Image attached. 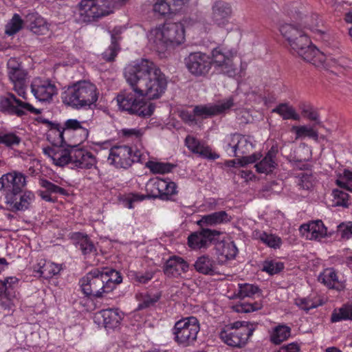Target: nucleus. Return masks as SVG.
<instances>
[{"instance_id": "1", "label": "nucleus", "mask_w": 352, "mask_h": 352, "mask_svg": "<svg viewBox=\"0 0 352 352\" xmlns=\"http://www.w3.org/2000/svg\"><path fill=\"white\" fill-rule=\"evenodd\" d=\"M124 77L132 91L118 96L119 108L141 117L151 116L155 106L148 100L158 99L165 93L168 85L165 74L153 62L142 59L127 65Z\"/></svg>"}, {"instance_id": "2", "label": "nucleus", "mask_w": 352, "mask_h": 352, "mask_svg": "<svg viewBox=\"0 0 352 352\" xmlns=\"http://www.w3.org/2000/svg\"><path fill=\"white\" fill-rule=\"evenodd\" d=\"M291 22L280 25L279 31L290 49L307 62L321 69L331 65L326 56L312 45L307 30L312 32L316 38H322L324 32L319 28L320 20L318 14H303L295 11L290 14Z\"/></svg>"}, {"instance_id": "3", "label": "nucleus", "mask_w": 352, "mask_h": 352, "mask_svg": "<svg viewBox=\"0 0 352 352\" xmlns=\"http://www.w3.org/2000/svg\"><path fill=\"white\" fill-rule=\"evenodd\" d=\"M147 39L152 49L162 53L183 44L186 36L182 24L165 23L152 28L147 33Z\"/></svg>"}, {"instance_id": "4", "label": "nucleus", "mask_w": 352, "mask_h": 352, "mask_svg": "<svg viewBox=\"0 0 352 352\" xmlns=\"http://www.w3.org/2000/svg\"><path fill=\"white\" fill-rule=\"evenodd\" d=\"M96 86L87 80H81L69 86L62 94L63 102L74 109L90 107L98 98Z\"/></svg>"}, {"instance_id": "5", "label": "nucleus", "mask_w": 352, "mask_h": 352, "mask_svg": "<svg viewBox=\"0 0 352 352\" xmlns=\"http://www.w3.org/2000/svg\"><path fill=\"white\" fill-rule=\"evenodd\" d=\"M236 51L232 48L218 47L211 52V65L219 72L230 76H235L239 73L235 60Z\"/></svg>"}, {"instance_id": "6", "label": "nucleus", "mask_w": 352, "mask_h": 352, "mask_svg": "<svg viewBox=\"0 0 352 352\" xmlns=\"http://www.w3.org/2000/svg\"><path fill=\"white\" fill-rule=\"evenodd\" d=\"M199 330L198 320L195 317L190 316L176 322L173 328V333L178 344L188 346L196 341Z\"/></svg>"}, {"instance_id": "7", "label": "nucleus", "mask_w": 352, "mask_h": 352, "mask_svg": "<svg viewBox=\"0 0 352 352\" xmlns=\"http://www.w3.org/2000/svg\"><path fill=\"white\" fill-rule=\"evenodd\" d=\"M253 332V327L248 322L237 321L221 332V340L228 345L241 347L244 345Z\"/></svg>"}, {"instance_id": "8", "label": "nucleus", "mask_w": 352, "mask_h": 352, "mask_svg": "<svg viewBox=\"0 0 352 352\" xmlns=\"http://www.w3.org/2000/svg\"><path fill=\"white\" fill-rule=\"evenodd\" d=\"M80 285L83 294L87 296L100 298L107 293L99 269L93 270L84 276L80 280Z\"/></svg>"}, {"instance_id": "9", "label": "nucleus", "mask_w": 352, "mask_h": 352, "mask_svg": "<svg viewBox=\"0 0 352 352\" xmlns=\"http://www.w3.org/2000/svg\"><path fill=\"white\" fill-rule=\"evenodd\" d=\"M0 109L7 113L22 116L28 113L39 114L40 111L28 102L17 99L14 94L0 96Z\"/></svg>"}, {"instance_id": "10", "label": "nucleus", "mask_w": 352, "mask_h": 352, "mask_svg": "<svg viewBox=\"0 0 352 352\" xmlns=\"http://www.w3.org/2000/svg\"><path fill=\"white\" fill-rule=\"evenodd\" d=\"M30 88L34 98L43 102H50L58 94V88L55 82L47 78H34L32 80Z\"/></svg>"}, {"instance_id": "11", "label": "nucleus", "mask_w": 352, "mask_h": 352, "mask_svg": "<svg viewBox=\"0 0 352 352\" xmlns=\"http://www.w3.org/2000/svg\"><path fill=\"white\" fill-rule=\"evenodd\" d=\"M233 14L230 3L223 1H217L211 7V20L218 28L230 31V19Z\"/></svg>"}, {"instance_id": "12", "label": "nucleus", "mask_w": 352, "mask_h": 352, "mask_svg": "<svg viewBox=\"0 0 352 352\" xmlns=\"http://www.w3.org/2000/svg\"><path fill=\"white\" fill-rule=\"evenodd\" d=\"M0 190L7 196L16 195L26 185L25 175L17 171H12L2 175L0 178Z\"/></svg>"}, {"instance_id": "13", "label": "nucleus", "mask_w": 352, "mask_h": 352, "mask_svg": "<svg viewBox=\"0 0 352 352\" xmlns=\"http://www.w3.org/2000/svg\"><path fill=\"white\" fill-rule=\"evenodd\" d=\"M185 64L192 74L197 76H204L211 68L210 56L200 52L190 53L185 58Z\"/></svg>"}, {"instance_id": "14", "label": "nucleus", "mask_w": 352, "mask_h": 352, "mask_svg": "<svg viewBox=\"0 0 352 352\" xmlns=\"http://www.w3.org/2000/svg\"><path fill=\"white\" fill-rule=\"evenodd\" d=\"M146 189L148 197L168 198L177 193V186L173 182L159 178L149 180Z\"/></svg>"}, {"instance_id": "15", "label": "nucleus", "mask_w": 352, "mask_h": 352, "mask_svg": "<svg viewBox=\"0 0 352 352\" xmlns=\"http://www.w3.org/2000/svg\"><path fill=\"white\" fill-rule=\"evenodd\" d=\"M227 146L226 150L230 155L239 157L251 151L254 145L252 139L245 135L234 134L226 139Z\"/></svg>"}, {"instance_id": "16", "label": "nucleus", "mask_w": 352, "mask_h": 352, "mask_svg": "<svg viewBox=\"0 0 352 352\" xmlns=\"http://www.w3.org/2000/svg\"><path fill=\"white\" fill-rule=\"evenodd\" d=\"M87 121H78L76 119H68L63 128L67 131V135L70 138L73 146L83 142L89 135V131L85 126Z\"/></svg>"}, {"instance_id": "17", "label": "nucleus", "mask_w": 352, "mask_h": 352, "mask_svg": "<svg viewBox=\"0 0 352 352\" xmlns=\"http://www.w3.org/2000/svg\"><path fill=\"white\" fill-rule=\"evenodd\" d=\"M234 105L232 98L219 101L217 104L197 105L194 108V112L197 120L206 119L211 116L225 113Z\"/></svg>"}, {"instance_id": "18", "label": "nucleus", "mask_w": 352, "mask_h": 352, "mask_svg": "<svg viewBox=\"0 0 352 352\" xmlns=\"http://www.w3.org/2000/svg\"><path fill=\"white\" fill-rule=\"evenodd\" d=\"M135 155L133 154L132 149L127 146H118L113 147L110 151L108 161L116 168H126L135 160Z\"/></svg>"}, {"instance_id": "19", "label": "nucleus", "mask_w": 352, "mask_h": 352, "mask_svg": "<svg viewBox=\"0 0 352 352\" xmlns=\"http://www.w3.org/2000/svg\"><path fill=\"white\" fill-rule=\"evenodd\" d=\"M220 232L215 230L204 229L192 233L188 237V245L193 250L205 248L219 238Z\"/></svg>"}, {"instance_id": "20", "label": "nucleus", "mask_w": 352, "mask_h": 352, "mask_svg": "<svg viewBox=\"0 0 352 352\" xmlns=\"http://www.w3.org/2000/svg\"><path fill=\"white\" fill-rule=\"evenodd\" d=\"M123 319V313L119 309H108L96 313L94 321L106 329H114L120 325Z\"/></svg>"}, {"instance_id": "21", "label": "nucleus", "mask_w": 352, "mask_h": 352, "mask_svg": "<svg viewBox=\"0 0 352 352\" xmlns=\"http://www.w3.org/2000/svg\"><path fill=\"white\" fill-rule=\"evenodd\" d=\"M95 156L82 149L72 151L71 167L72 168L91 169L96 166Z\"/></svg>"}, {"instance_id": "22", "label": "nucleus", "mask_w": 352, "mask_h": 352, "mask_svg": "<svg viewBox=\"0 0 352 352\" xmlns=\"http://www.w3.org/2000/svg\"><path fill=\"white\" fill-rule=\"evenodd\" d=\"M185 145L192 153L203 158L216 160L219 157V155L213 152L210 146L192 135H188L186 138Z\"/></svg>"}, {"instance_id": "23", "label": "nucleus", "mask_w": 352, "mask_h": 352, "mask_svg": "<svg viewBox=\"0 0 352 352\" xmlns=\"http://www.w3.org/2000/svg\"><path fill=\"white\" fill-rule=\"evenodd\" d=\"M43 153L57 166L71 164L72 151L62 146L44 148Z\"/></svg>"}, {"instance_id": "24", "label": "nucleus", "mask_w": 352, "mask_h": 352, "mask_svg": "<svg viewBox=\"0 0 352 352\" xmlns=\"http://www.w3.org/2000/svg\"><path fill=\"white\" fill-rule=\"evenodd\" d=\"M300 232L307 239L320 240L327 236V228L320 220L313 221L300 227Z\"/></svg>"}, {"instance_id": "25", "label": "nucleus", "mask_w": 352, "mask_h": 352, "mask_svg": "<svg viewBox=\"0 0 352 352\" xmlns=\"http://www.w3.org/2000/svg\"><path fill=\"white\" fill-rule=\"evenodd\" d=\"M216 250L217 262L221 265L234 259L238 252L235 244L230 240L218 242L216 244Z\"/></svg>"}, {"instance_id": "26", "label": "nucleus", "mask_w": 352, "mask_h": 352, "mask_svg": "<svg viewBox=\"0 0 352 352\" xmlns=\"http://www.w3.org/2000/svg\"><path fill=\"white\" fill-rule=\"evenodd\" d=\"M34 199L32 192L26 191L19 197L16 195L7 196L6 201L13 210H23L28 208Z\"/></svg>"}, {"instance_id": "27", "label": "nucleus", "mask_w": 352, "mask_h": 352, "mask_svg": "<svg viewBox=\"0 0 352 352\" xmlns=\"http://www.w3.org/2000/svg\"><path fill=\"white\" fill-rule=\"evenodd\" d=\"M188 269V265L182 258L173 256L166 261L164 270L168 276L177 277Z\"/></svg>"}, {"instance_id": "28", "label": "nucleus", "mask_w": 352, "mask_h": 352, "mask_svg": "<svg viewBox=\"0 0 352 352\" xmlns=\"http://www.w3.org/2000/svg\"><path fill=\"white\" fill-rule=\"evenodd\" d=\"M47 139L53 144L52 146H62L67 144L69 146L72 145L70 138L67 135V131L63 126L56 125L52 126L47 132Z\"/></svg>"}, {"instance_id": "29", "label": "nucleus", "mask_w": 352, "mask_h": 352, "mask_svg": "<svg viewBox=\"0 0 352 352\" xmlns=\"http://www.w3.org/2000/svg\"><path fill=\"white\" fill-rule=\"evenodd\" d=\"M276 151L272 148L266 155L258 162L255 164L254 167L258 173L270 174L275 170L277 166L276 160Z\"/></svg>"}, {"instance_id": "30", "label": "nucleus", "mask_w": 352, "mask_h": 352, "mask_svg": "<svg viewBox=\"0 0 352 352\" xmlns=\"http://www.w3.org/2000/svg\"><path fill=\"white\" fill-rule=\"evenodd\" d=\"M230 216L225 211L215 212L207 215H204L197 221V223L201 228L214 226L218 224L226 223L230 221Z\"/></svg>"}, {"instance_id": "31", "label": "nucleus", "mask_w": 352, "mask_h": 352, "mask_svg": "<svg viewBox=\"0 0 352 352\" xmlns=\"http://www.w3.org/2000/svg\"><path fill=\"white\" fill-rule=\"evenodd\" d=\"M11 82L13 84V89L16 94L23 98H26V83L27 72L22 68L8 74Z\"/></svg>"}, {"instance_id": "32", "label": "nucleus", "mask_w": 352, "mask_h": 352, "mask_svg": "<svg viewBox=\"0 0 352 352\" xmlns=\"http://www.w3.org/2000/svg\"><path fill=\"white\" fill-rule=\"evenodd\" d=\"M61 270V265L43 259L41 260L34 267V271L40 273L41 276L45 278H51L58 275Z\"/></svg>"}, {"instance_id": "33", "label": "nucleus", "mask_w": 352, "mask_h": 352, "mask_svg": "<svg viewBox=\"0 0 352 352\" xmlns=\"http://www.w3.org/2000/svg\"><path fill=\"white\" fill-rule=\"evenodd\" d=\"M194 267L198 272L203 274L213 275L218 272L215 261L206 255L198 257Z\"/></svg>"}, {"instance_id": "34", "label": "nucleus", "mask_w": 352, "mask_h": 352, "mask_svg": "<svg viewBox=\"0 0 352 352\" xmlns=\"http://www.w3.org/2000/svg\"><path fill=\"white\" fill-rule=\"evenodd\" d=\"M100 271L106 287V292H110L117 285L122 283V278L119 272L107 268H104Z\"/></svg>"}, {"instance_id": "35", "label": "nucleus", "mask_w": 352, "mask_h": 352, "mask_svg": "<svg viewBox=\"0 0 352 352\" xmlns=\"http://www.w3.org/2000/svg\"><path fill=\"white\" fill-rule=\"evenodd\" d=\"M26 21L32 31L36 34H45L49 31L48 25L45 20L37 13L27 15Z\"/></svg>"}, {"instance_id": "36", "label": "nucleus", "mask_w": 352, "mask_h": 352, "mask_svg": "<svg viewBox=\"0 0 352 352\" xmlns=\"http://www.w3.org/2000/svg\"><path fill=\"white\" fill-rule=\"evenodd\" d=\"M178 23L182 25L184 32L186 29H192L199 32H207L210 30L209 25H206L203 21L198 20L197 17L185 18Z\"/></svg>"}, {"instance_id": "37", "label": "nucleus", "mask_w": 352, "mask_h": 352, "mask_svg": "<svg viewBox=\"0 0 352 352\" xmlns=\"http://www.w3.org/2000/svg\"><path fill=\"white\" fill-rule=\"evenodd\" d=\"M291 335V329L288 326L281 324L274 328L270 333V340L276 344H279L286 340Z\"/></svg>"}, {"instance_id": "38", "label": "nucleus", "mask_w": 352, "mask_h": 352, "mask_svg": "<svg viewBox=\"0 0 352 352\" xmlns=\"http://www.w3.org/2000/svg\"><path fill=\"white\" fill-rule=\"evenodd\" d=\"M272 112L278 113L284 120H300V116L290 105L283 103L272 109Z\"/></svg>"}, {"instance_id": "39", "label": "nucleus", "mask_w": 352, "mask_h": 352, "mask_svg": "<svg viewBox=\"0 0 352 352\" xmlns=\"http://www.w3.org/2000/svg\"><path fill=\"white\" fill-rule=\"evenodd\" d=\"M238 291L233 295L229 296L230 298H251L255 294L259 292L257 286L249 283H241L238 285Z\"/></svg>"}, {"instance_id": "40", "label": "nucleus", "mask_w": 352, "mask_h": 352, "mask_svg": "<svg viewBox=\"0 0 352 352\" xmlns=\"http://www.w3.org/2000/svg\"><path fill=\"white\" fill-rule=\"evenodd\" d=\"M318 280L329 288H338V282L336 274L332 268L324 270L318 277Z\"/></svg>"}, {"instance_id": "41", "label": "nucleus", "mask_w": 352, "mask_h": 352, "mask_svg": "<svg viewBox=\"0 0 352 352\" xmlns=\"http://www.w3.org/2000/svg\"><path fill=\"white\" fill-rule=\"evenodd\" d=\"M347 320H352V304L344 305L333 310L331 318L332 322Z\"/></svg>"}, {"instance_id": "42", "label": "nucleus", "mask_w": 352, "mask_h": 352, "mask_svg": "<svg viewBox=\"0 0 352 352\" xmlns=\"http://www.w3.org/2000/svg\"><path fill=\"white\" fill-rule=\"evenodd\" d=\"M292 131L296 133V139L307 137L317 140L318 138V132L313 126L307 125L293 126Z\"/></svg>"}, {"instance_id": "43", "label": "nucleus", "mask_w": 352, "mask_h": 352, "mask_svg": "<svg viewBox=\"0 0 352 352\" xmlns=\"http://www.w3.org/2000/svg\"><path fill=\"white\" fill-rule=\"evenodd\" d=\"M16 302L17 298L14 292L5 290L4 293L0 295V307L4 310H13Z\"/></svg>"}, {"instance_id": "44", "label": "nucleus", "mask_w": 352, "mask_h": 352, "mask_svg": "<svg viewBox=\"0 0 352 352\" xmlns=\"http://www.w3.org/2000/svg\"><path fill=\"white\" fill-rule=\"evenodd\" d=\"M75 245L79 248L84 254H87L95 251L94 244L88 239L87 236L83 235L80 233L75 234Z\"/></svg>"}, {"instance_id": "45", "label": "nucleus", "mask_w": 352, "mask_h": 352, "mask_svg": "<svg viewBox=\"0 0 352 352\" xmlns=\"http://www.w3.org/2000/svg\"><path fill=\"white\" fill-rule=\"evenodd\" d=\"M21 142V138L13 132H0V145H3L8 148H14L19 145Z\"/></svg>"}, {"instance_id": "46", "label": "nucleus", "mask_w": 352, "mask_h": 352, "mask_svg": "<svg viewBox=\"0 0 352 352\" xmlns=\"http://www.w3.org/2000/svg\"><path fill=\"white\" fill-rule=\"evenodd\" d=\"M146 167L155 174H165L170 173L173 166L167 162L148 161L146 164Z\"/></svg>"}, {"instance_id": "47", "label": "nucleus", "mask_w": 352, "mask_h": 352, "mask_svg": "<svg viewBox=\"0 0 352 352\" xmlns=\"http://www.w3.org/2000/svg\"><path fill=\"white\" fill-rule=\"evenodd\" d=\"M316 298L311 297L298 298L296 299L295 303L300 309L307 311L322 305V302Z\"/></svg>"}, {"instance_id": "48", "label": "nucleus", "mask_w": 352, "mask_h": 352, "mask_svg": "<svg viewBox=\"0 0 352 352\" xmlns=\"http://www.w3.org/2000/svg\"><path fill=\"white\" fill-rule=\"evenodd\" d=\"M23 21L17 14H14L6 26V33L10 36L16 34L23 27Z\"/></svg>"}, {"instance_id": "49", "label": "nucleus", "mask_w": 352, "mask_h": 352, "mask_svg": "<svg viewBox=\"0 0 352 352\" xmlns=\"http://www.w3.org/2000/svg\"><path fill=\"white\" fill-rule=\"evenodd\" d=\"M258 238L267 246L278 248L281 245V239L278 236L266 232L260 233Z\"/></svg>"}, {"instance_id": "50", "label": "nucleus", "mask_w": 352, "mask_h": 352, "mask_svg": "<svg viewBox=\"0 0 352 352\" xmlns=\"http://www.w3.org/2000/svg\"><path fill=\"white\" fill-rule=\"evenodd\" d=\"M333 204L336 206L348 207L349 205V195L340 190H333L332 192Z\"/></svg>"}, {"instance_id": "51", "label": "nucleus", "mask_w": 352, "mask_h": 352, "mask_svg": "<svg viewBox=\"0 0 352 352\" xmlns=\"http://www.w3.org/2000/svg\"><path fill=\"white\" fill-rule=\"evenodd\" d=\"M153 11L161 16L173 14L168 0H157L153 5Z\"/></svg>"}, {"instance_id": "52", "label": "nucleus", "mask_w": 352, "mask_h": 352, "mask_svg": "<svg viewBox=\"0 0 352 352\" xmlns=\"http://www.w3.org/2000/svg\"><path fill=\"white\" fill-rule=\"evenodd\" d=\"M283 269V264L274 261H265L262 265V270L270 275L278 273Z\"/></svg>"}, {"instance_id": "53", "label": "nucleus", "mask_w": 352, "mask_h": 352, "mask_svg": "<svg viewBox=\"0 0 352 352\" xmlns=\"http://www.w3.org/2000/svg\"><path fill=\"white\" fill-rule=\"evenodd\" d=\"M336 184L340 188L352 191V172L344 170L343 175L336 179Z\"/></svg>"}, {"instance_id": "54", "label": "nucleus", "mask_w": 352, "mask_h": 352, "mask_svg": "<svg viewBox=\"0 0 352 352\" xmlns=\"http://www.w3.org/2000/svg\"><path fill=\"white\" fill-rule=\"evenodd\" d=\"M119 51L117 39L115 36L111 38V43L109 47L103 52L102 56L104 60L107 61L113 60L117 56Z\"/></svg>"}, {"instance_id": "55", "label": "nucleus", "mask_w": 352, "mask_h": 352, "mask_svg": "<svg viewBox=\"0 0 352 352\" xmlns=\"http://www.w3.org/2000/svg\"><path fill=\"white\" fill-rule=\"evenodd\" d=\"M138 298L140 302L138 309H143L156 302L159 299V296L157 295L150 296L147 294H140L138 296Z\"/></svg>"}, {"instance_id": "56", "label": "nucleus", "mask_w": 352, "mask_h": 352, "mask_svg": "<svg viewBox=\"0 0 352 352\" xmlns=\"http://www.w3.org/2000/svg\"><path fill=\"white\" fill-rule=\"evenodd\" d=\"M233 309L239 313H248L258 310L261 308V305L259 303H239L232 307Z\"/></svg>"}, {"instance_id": "57", "label": "nucleus", "mask_w": 352, "mask_h": 352, "mask_svg": "<svg viewBox=\"0 0 352 352\" xmlns=\"http://www.w3.org/2000/svg\"><path fill=\"white\" fill-rule=\"evenodd\" d=\"M298 184L301 188L309 190L314 186L315 184V179L313 175L311 174L302 173L300 175Z\"/></svg>"}, {"instance_id": "58", "label": "nucleus", "mask_w": 352, "mask_h": 352, "mask_svg": "<svg viewBox=\"0 0 352 352\" xmlns=\"http://www.w3.org/2000/svg\"><path fill=\"white\" fill-rule=\"evenodd\" d=\"M40 185L45 189V190L51 194H60L65 195L66 191L63 188H60L45 179L40 180Z\"/></svg>"}, {"instance_id": "59", "label": "nucleus", "mask_w": 352, "mask_h": 352, "mask_svg": "<svg viewBox=\"0 0 352 352\" xmlns=\"http://www.w3.org/2000/svg\"><path fill=\"white\" fill-rule=\"evenodd\" d=\"M147 197L138 193L129 194L125 197L124 206L128 208H133L135 203L143 201Z\"/></svg>"}, {"instance_id": "60", "label": "nucleus", "mask_w": 352, "mask_h": 352, "mask_svg": "<svg viewBox=\"0 0 352 352\" xmlns=\"http://www.w3.org/2000/svg\"><path fill=\"white\" fill-rule=\"evenodd\" d=\"M338 232L343 239H349L352 237V223H341L338 226Z\"/></svg>"}, {"instance_id": "61", "label": "nucleus", "mask_w": 352, "mask_h": 352, "mask_svg": "<svg viewBox=\"0 0 352 352\" xmlns=\"http://www.w3.org/2000/svg\"><path fill=\"white\" fill-rule=\"evenodd\" d=\"M189 1V0H168L172 14H175L187 7Z\"/></svg>"}, {"instance_id": "62", "label": "nucleus", "mask_w": 352, "mask_h": 352, "mask_svg": "<svg viewBox=\"0 0 352 352\" xmlns=\"http://www.w3.org/2000/svg\"><path fill=\"white\" fill-rule=\"evenodd\" d=\"M181 118L190 125H194L197 123V116H195L194 110L190 112L186 110H182L179 113Z\"/></svg>"}, {"instance_id": "63", "label": "nucleus", "mask_w": 352, "mask_h": 352, "mask_svg": "<svg viewBox=\"0 0 352 352\" xmlns=\"http://www.w3.org/2000/svg\"><path fill=\"white\" fill-rule=\"evenodd\" d=\"M261 155L260 153H254L249 156H242L239 157V166H245L248 164L255 163L257 160H260Z\"/></svg>"}, {"instance_id": "64", "label": "nucleus", "mask_w": 352, "mask_h": 352, "mask_svg": "<svg viewBox=\"0 0 352 352\" xmlns=\"http://www.w3.org/2000/svg\"><path fill=\"white\" fill-rule=\"evenodd\" d=\"M120 133L127 138H140L144 133V131L142 129H122Z\"/></svg>"}]
</instances>
